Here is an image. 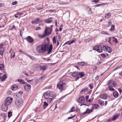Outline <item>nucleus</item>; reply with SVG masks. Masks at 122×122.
<instances>
[{"label":"nucleus","mask_w":122,"mask_h":122,"mask_svg":"<svg viewBox=\"0 0 122 122\" xmlns=\"http://www.w3.org/2000/svg\"><path fill=\"white\" fill-rule=\"evenodd\" d=\"M47 49V47L46 44H42L37 46L36 51L39 53H44L46 51Z\"/></svg>","instance_id":"1"},{"label":"nucleus","mask_w":122,"mask_h":122,"mask_svg":"<svg viewBox=\"0 0 122 122\" xmlns=\"http://www.w3.org/2000/svg\"><path fill=\"white\" fill-rule=\"evenodd\" d=\"M57 86L58 88L61 91H63L65 90L66 87V84L65 83L60 81L58 83Z\"/></svg>","instance_id":"2"},{"label":"nucleus","mask_w":122,"mask_h":122,"mask_svg":"<svg viewBox=\"0 0 122 122\" xmlns=\"http://www.w3.org/2000/svg\"><path fill=\"white\" fill-rule=\"evenodd\" d=\"M108 85L109 89L110 91H114L115 90L113 88L115 86V83L114 81L111 80L109 81L108 82Z\"/></svg>","instance_id":"3"},{"label":"nucleus","mask_w":122,"mask_h":122,"mask_svg":"<svg viewBox=\"0 0 122 122\" xmlns=\"http://www.w3.org/2000/svg\"><path fill=\"white\" fill-rule=\"evenodd\" d=\"M51 30V29L50 28H48L46 29L42 35V36L41 37L43 38L46 36L49 35L50 34Z\"/></svg>","instance_id":"4"},{"label":"nucleus","mask_w":122,"mask_h":122,"mask_svg":"<svg viewBox=\"0 0 122 122\" xmlns=\"http://www.w3.org/2000/svg\"><path fill=\"white\" fill-rule=\"evenodd\" d=\"M93 50H96L99 52H102V47L100 46H94L93 49Z\"/></svg>","instance_id":"5"},{"label":"nucleus","mask_w":122,"mask_h":122,"mask_svg":"<svg viewBox=\"0 0 122 122\" xmlns=\"http://www.w3.org/2000/svg\"><path fill=\"white\" fill-rule=\"evenodd\" d=\"M12 100L13 99L12 98L8 97L5 99L4 103L9 105L11 103Z\"/></svg>","instance_id":"6"},{"label":"nucleus","mask_w":122,"mask_h":122,"mask_svg":"<svg viewBox=\"0 0 122 122\" xmlns=\"http://www.w3.org/2000/svg\"><path fill=\"white\" fill-rule=\"evenodd\" d=\"M19 99L17 100L16 98V100L15 101V103L16 105L18 107H19L21 106L22 105V102L21 101V99L20 97H19Z\"/></svg>","instance_id":"7"},{"label":"nucleus","mask_w":122,"mask_h":122,"mask_svg":"<svg viewBox=\"0 0 122 122\" xmlns=\"http://www.w3.org/2000/svg\"><path fill=\"white\" fill-rule=\"evenodd\" d=\"M71 75L74 77H76L75 78V80L77 81L79 78L80 77L78 75V73L76 72H75L73 73H71Z\"/></svg>","instance_id":"8"},{"label":"nucleus","mask_w":122,"mask_h":122,"mask_svg":"<svg viewBox=\"0 0 122 122\" xmlns=\"http://www.w3.org/2000/svg\"><path fill=\"white\" fill-rule=\"evenodd\" d=\"M42 22V21L40 18H37L32 21V23L33 24H37Z\"/></svg>","instance_id":"9"},{"label":"nucleus","mask_w":122,"mask_h":122,"mask_svg":"<svg viewBox=\"0 0 122 122\" xmlns=\"http://www.w3.org/2000/svg\"><path fill=\"white\" fill-rule=\"evenodd\" d=\"M8 106L4 103L2 105L1 108L3 111H6L8 109Z\"/></svg>","instance_id":"10"},{"label":"nucleus","mask_w":122,"mask_h":122,"mask_svg":"<svg viewBox=\"0 0 122 122\" xmlns=\"http://www.w3.org/2000/svg\"><path fill=\"white\" fill-rule=\"evenodd\" d=\"M24 88L25 90L28 91H29L30 89L31 86L26 83L24 86Z\"/></svg>","instance_id":"11"},{"label":"nucleus","mask_w":122,"mask_h":122,"mask_svg":"<svg viewBox=\"0 0 122 122\" xmlns=\"http://www.w3.org/2000/svg\"><path fill=\"white\" fill-rule=\"evenodd\" d=\"M18 86L17 85L14 84L11 87V89L13 91H15L18 89Z\"/></svg>","instance_id":"12"},{"label":"nucleus","mask_w":122,"mask_h":122,"mask_svg":"<svg viewBox=\"0 0 122 122\" xmlns=\"http://www.w3.org/2000/svg\"><path fill=\"white\" fill-rule=\"evenodd\" d=\"M93 111V110L92 108H91L90 109H89L87 108L86 109V111L85 112H84L83 114H84L86 113L90 114Z\"/></svg>","instance_id":"13"},{"label":"nucleus","mask_w":122,"mask_h":122,"mask_svg":"<svg viewBox=\"0 0 122 122\" xmlns=\"http://www.w3.org/2000/svg\"><path fill=\"white\" fill-rule=\"evenodd\" d=\"M100 98L102 99L106 100L107 98V95L106 94H103L100 95Z\"/></svg>","instance_id":"14"},{"label":"nucleus","mask_w":122,"mask_h":122,"mask_svg":"<svg viewBox=\"0 0 122 122\" xmlns=\"http://www.w3.org/2000/svg\"><path fill=\"white\" fill-rule=\"evenodd\" d=\"M85 101L84 97L82 96L79 98L78 101L80 103H83Z\"/></svg>","instance_id":"15"},{"label":"nucleus","mask_w":122,"mask_h":122,"mask_svg":"<svg viewBox=\"0 0 122 122\" xmlns=\"http://www.w3.org/2000/svg\"><path fill=\"white\" fill-rule=\"evenodd\" d=\"M92 108L97 109L100 107L99 105L97 104H92Z\"/></svg>","instance_id":"16"},{"label":"nucleus","mask_w":122,"mask_h":122,"mask_svg":"<svg viewBox=\"0 0 122 122\" xmlns=\"http://www.w3.org/2000/svg\"><path fill=\"white\" fill-rule=\"evenodd\" d=\"M27 41L31 43L33 41V39L30 36H28L27 38Z\"/></svg>","instance_id":"17"},{"label":"nucleus","mask_w":122,"mask_h":122,"mask_svg":"<svg viewBox=\"0 0 122 122\" xmlns=\"http://www.w3.org/2000/svg\"><path fill=\"white\" fill-rule=\"evenodd\" d=\"M49 97H51L53 99H54L56 97V95L55 94H53L52 92H49Z\"/></svg>","instance_id":"18"},{"label":"nucleus","mask_w":122,"mask_h":122,"mask_svg":"<svg viewBox=\"0 0 122 122\" xmlns=\"http://www.w3.org/2000/svg\"><path fill=\"white\" fill-rule=\"evenodd\" d=\"M7 78L6 75V74H4L3 75L0 77V80L1 81H4Z\"/></svg>","instance_id":"19"},{"label":"nucleus","mask_w":122,"mask_h":122,"mask_svg":"<svg viewBox=\"0 0 122 122\" xmlns=\"http://www.w3.org/2000/svg\"><path fill=\"white\" fill-rule=\"evenodd\" d=\"M52 44L49 47L48 49V52L47 54L50 53L52 51Z\"/></svg>","instance_id":"20"},{"label":"nucleus","mask_w":122,"mask_h":122,"mask_svg":"<svg viewBox=\"0 0 122 122\" xmlns=\"http://www.w3.org/2000/svg\"><path fill=\"white\" fill-rule=\"evenodd\" d=\"M48 95L49 93L48 92H46L43 93V96L45 99H46L48 98L49 97Z\"/></svg>","instance_id":"21"},{"label":"nucleus","mask_w":122,"mask_h":122,"mask_svg":"<svg viewBox=\"0 0 122 122\" xmlns=\"http://www.w3.org/2000/svg\"><path fill=\"white\" fill-rule=\"evenodd\" d=\"M47 67V66L45 65H44L43 66H40L41 70H42L43 71H44L46 69Z\"/></svg>","instance_id":"22"},{"label":"nucleus","mask_w":122,"mask_h":122,"mask_svg":"<svg viewBox=\"0 0 122 122\" xmlns=\"http://www.w3.org/2000/svg\"><path fill=\"white\" fill-rule=\"evenodd\" d=\"M119 116V114H117L116 115L112 117V121H114Z\"/></svg>","instance_id":"23"},{"label":"nucleus","mask_w":122,"mask_h":122,"mask_svg":"<svg viewBox=\"0 0 122 122\" xmlns=\"http://www.w3.org/2000/svg\"><path fill=\"white\" fill-rule=\"evenodd\" d=\"M113 95L115 97H117L118 96V94L117 92H114L113 93Z\"/></svg>","instance_id":"24"},{"label":"nucleus","mask_w":122,"mask_h":122,"mask_svg":"<svg viewBox=\"0 0 122 122\" xmlns=\"http://www.w3.org/2000/svg\"><path fill=\"white\" fill-rule=\"evenodd\" d=\"M78 74L81 78L83 77L85 75L84 73L83 72H80L78 73Z\"/></svg>","instance_id":"25"},{"label":"nucleus","mask_w":122,"mask_h":122,"mask_svg":"<svg viewBox=\"0 0 122 122\" xmlns=\"http://www.w3.org/2000/svg\"><path fill=\"white\" fill-rule=\"evenodd\" d=\"M48 104L46 102H44V104L43 105V109H45L48 106Z\"/></svg>","instance_id":"26"},{"label":"nucleus","mask_w":122,"mask_h":122,"mask_svg":"<svg viewBox=\"0 0 122 122\" xmlns=\"http://www.w3.org/2000/svg\"><path fill=\"white\" fill-rule=\"evenodd\" d=\"M5 49H2L0 50V54L2 56H3V55L4 54L5 52Z\"/></svg>","instance_id":"27"},{"label":"nucleus","mask_w":122,"mask_h":122,"mask_svg":"<svg viewBox=\"0 0 122 122\" xmlns=\"http://www.w3.org/2000/svg\"><path fill=\"white\" fill-rule=\"evenodd\" d=\"M110 13H108L105 15V17L106 18H108L111 16Z\"/></svg>","instance_id":"28"},{"label":"nucleus","mask_w":122,"mask_h":122,"mask_svg":"<svg viewBox=\"0 0 122 122\" xmlns=\"http://www.w3.org/2000/svg\"><path fill=\"white\" fill-rule=\"evenodd\" d=\"M52 18L51 17L49 19L46 20H45V22L47 23H51L52 21V20H50V19Z\"/></svg>","instance_id":"29"},{"label":"nucleus","mask_w":122,"mask_h":122,"mask_svg":"<svg viewBox=\"0 0 122 122\" xmlns=\"http://www.w3.org/2000/svg\"><path fill=\"white\" fill-rule=\"evenodd\" d=\"M86 10L89 14H91L92 13L91 9L90 8H87L86 9Z\"/></svg>","instance_id":"30"},{"label":"nucleus","mask_w":122,"mask_h":122,"mask_svg":"<svg viewBox=\"0 0 122 122\" xmlns=\"http://www.w3.org/2000/svg\"><path fill=\"white\" fill-rule=\"evenodd\" d=\"M46 77V75H45L43 76L40 77L39 79V80H42L45 79Z\"/></svg>","instance_id":"31"},{"label":"nucleus","mask_w":122,"mask_h":122,"mask_svg":"<svg viewBox=\"0 0 122 122\" xmlns=\"http://www.w3.org/2000/svg\"><path fill=\"white\" fill-rule=\"evenodd\" d=\"M104 102L102 101H100L99 102V104H100L102 106L104 105Z\"/></svg>","instance_id":"32"},{"label":"nucleus","mask_w":122,"mask_h":122,"mask_svg":"<svg viewBox=\"0 0 122 122\" xmlns=\"http://www.w3.org/2000/svg\"><path fill=\"white\" fill-rule=\"evenodd\" d=\"M23 94V92L22 91H20L17 94L16 96L17 97H19L21 96Z\"/></svg>","instance_id":"33"},{"label":"nucleus","mask_w":122,"mask_h":122,"mask_svg":"<svg viewBox=\"0 0 122 122\" xmlns=\"http://www.w3.org/2000/svg\"><path fill=\"white\" fill-rule=\"evenodd\" d=\"M15 55V53L14 51H12L11 53V58H14Z\"/></svg>","instance_id":"34"},{"label":"nucleus","mask_w":122,"mask_h":122,"mask_svg":"<svg viewBox=\"0 0 122 122\" xmlns=\"http://www.w3.org/2000/svg\"><path fill=\"white\" fill-rule=\"evenodd\" d=\"M107 48L106 51H107L109 53L111 51V48L108 46H107Z\"/></svg>","instance_id":"35"},{"label":"nucleus","mask_w":122,"mask_h":122,"mask_svg":"<svg viewBox=\"0 0 122 122\" xmlns=\"http://www.w3.org/2000/svg\"><path fill=\"white\" fill-rule=\"evenodd\" d=\"M75 108L74 107H72L71 109L69 111V112H70L75 111Z\"/></svg>","instance_id":"36"},{"label":"nucleus","mask_w":122,"mask_h":122,"mask_svg":"<svg viewBox=\"0 0 122 122\" xmlns=\"http://www.w3.org/2000/svg\"><path fill=\"white\" fill-rule=\"evenodd\" d=\"M4 66L2 64H0V70H2L4 68Z\"/></svg>","instance_id":"37"},{"label":"nucleus","mask_w":122,"mask_h":122,"mask_svg":"<svg viewBox=\"0 0 122 122\" xmlns=\"http://www.w3.org/2000/svg\"><path fill=\"white\" fill-rule=\"evenodd\" d=\"M3 43H2L1 44H0V50L2 49H5V47H3Z\"/></svg>","instance_id":"38"},{"label":"nucleus","mask_w":122,"mask_h":122,"mask_svg":"<svg viewBox=\"0 0 122 122\" xmlns=\"http://www.w3.org/2000/svg\"><path fill=\"white\" fill-rule=\"evenodd\" d=\"M101 33L102 34H106V35H110V34H109V33H108V32H106V31H101Z\"/></svg>","instance_id":"39"},{"label":"nucleus","mask_w":122,"mask_h":122,"mask_svg":"<svg viewBox=\"0 0 122 122\" xmlns=\"http://www.w3.org/2000/svg\"><path fill=\"white\" fill-rule=\"evenodd\" d=\"M76 41V39H74V40H72L70 42L69 44V45H70L71 44H72V43H74L75 42V41Z\"/></svg>","instance_id":"40"},{"label":"nucleus","mask_w":122,"mask_h":122,"mask_svg":"<svg viewBox=\"0 0 122 122\" xmlns=\"http://www.w3.org/2000/svg\"><path fill=\"white\" fill-rule=\"evenodd\" d=\"M87 90V88H86L84 89H83L81 90V93H84L86 92Z\"/></svg>","instance_id":"41"},{"label":"nucleus","mask_w":122,"mask_h":122,"mask_svg":"<svg viewBox=\"0 0 122 122\" xmlns=\"http://www.w3.org/2000/svg\"><path fill=\"white\" fill-rule=\"evenodd\" d=\"M47 100L48 102H51V101L53 99V98H47Z\"/></svg>","instance_id":"42"},{"label":"nucleus","mask_w":122,"mask_h":122,"mask_svg":"<svg viewBox=\"0 0 122 122\" xmlns=\"http://www.w3.org/2000/svg\"><path fill=\"white\" fill-rule=\"evenodd\" d=\"M12 115V113L11 112H10L8 113V116L9 118Z\"/></svg>","instance_id":"43"},{"label":"nucleus","mask_w":122,"mask_h":122,"mask_svg":"<svg viewBox=\"0 0 122 122\" xmlns=\"http://www.w3.org/2000/svg\"><path fill=\"white\" fill-rule=\"evenodd\" d=\"M114 26L113 25H112L111 27V28L110 29V30L111 31H112L114 30Z\"/></svg>","instance_id":"44"},{"label":"nucleus","mask_w":122,"mask_h":122,"mask_svg":"<svg viewBox=\"0 0 122 122\" xmlns=\"http://www.w3.org/2000/svg\"><path fill=\"white\" fill-rule=\"evenodd\" d=\"M108 46H104L103 47V50L104 51H106L107 49V47Z\"/></svg>","instance_id":"45"},{"label":"nucleus","mask_w":122,"mask_h":122,"mask_svg":"<svg viewBox=\"0 0 122 122\" xmlns=\"http://www.w3.org/2000/svg\"><path fill=\"white\" fill-rule=\"evenodd\" d=\"M53 43H55L56 42V39L55 36H54L53 39Z\"/></svg>","instance_id":"46"},{"label":"nucleus","mask_w":122,"mask_h":122,"mask_svg":"<svg viewBox=\"0 0 122 122\" xmlns=\"http://www.w3.org/2000/svg\"><path fill=\"white\" fill-rule=\"evenodd\" d=\"M105 5V4L103 3V4H97V5H95V7H98L99 6H102L103 5Z\"/></svg>","instance_id":"47"},{"label":"nucleus","mask_w":122,"mask_h":122,"mask_svg":"<svg viewBox=\"0 0 122 122\" xmlns=\"http://www.w3.org/2000/svg\"><path fill=\"white\" fill-rule=\"evenodd\" d=\"M14 29H15V26L14 25H13L12 26L10 29V30H13Z\"/></svg>","instance_id":"48"},{"label":"nucleus","mask_w":122,"mask_h":122,"mask_svg":"<svg viewBox=\"0 0 122 122\" xmlns=\"http://www.w3.org/2000/svg\"><path fill=\"white\" fill-rule=\"evenodd\" d=\"M48 11L50 13H51L53 12H56V10H49Z\"/></svg>","instance_id":"49"},{"label":"nucleus","mask_w":122,"mask_h":122,"mask_svg":"<svg viewBox=\"0 0 122 122\" xmlns=\"http://www.w3.org/2000/svg\"><path fill=\"white\" fill-rule=\"evenodd\" d=\"M25 79L28 82H31L33 80V79H31L30 80H29L27 78H26Z\"/></svg>","instance_id":"50"},{"label":"nucleus","mask_w":122,"mask_h":122,"mask_svg":"<svg viewBox=\"0 0 122 122\" xmlns=\"http://www.w3.org/2000/svg\"><path fill=\"white\" fill-rule=\"evenodd\" d=\"M112 38L114 39V41H115V43H116L117 42V40L116 38H115L114 37H113Z\"/></svg>","instance_id":"51"},{"label":"nucleus","mask_w":122,"mask_h":122,"mask_svg":"<svg viewBox=\"0 0 122 122\" xmlns=\"http://www.w3.org/2000/svg\"><path fill=\"white\" fill-rule=\"evenodd\" d=\"M92 2H95L97 3L99 1V0H92Z\"/></svg>","instance_id":"52"},{"label":"nucleus","mask_w":122,"mask_h":122,"mask_svg":"<svg viewBox=\"0 0 122 122\" xmlns=\"http://www.w3.org/2000/svg\"><path fill=\"white\" fill-rule=\"evenodd\" d=\"M17 3V1H15L14 2H12V4L13 5H16Z\"/></svg>","instance_id":"53"},{"label":"nucleus","mask_w":122,"mask_h":122,"mask_svg":"<svg viewBox=\"0 0 122 122\" xmlns=\"http://www.w3.org/2000/svg\"><path fill=\"white\" fill-rule=\"evenodd\" d=\"M89 86L91 89H92L93 88V86L92 84H89Z\"/></svg>","instance_id":"54"},{"label":"nucleus","mask_w":122,"mask_h":122,"mask_svg":"<svg viewBox=\"0 0 122 122\" xmlns=\"http://www.w3.org/2000/svg\"><path fill=\"white\" fill-rule=\"evenodd\" d=\"M28 56H29L31 59H32V60L33 59V56H30V55H28Z\"/></svg>","instance_id":"55"},{"label":"nucleus","mask_w":122,"mask_h":122,"mask_svg":"<svg viewBox=\"0 0 122 122\" xmlns=\"http://www.w3.org/2000/svg\"><path fill=\"white\" fill-rule=\"evenodd\" d=\"M102 57H106V55L104 54H102L101 55Z\"/></svg>","instance_id":"56"},{"label":"nucleus","mask_w":122,"mask_h":122,"mask_svg":"<svg viewBox=\"0 0 122 122\" xmlns=\"http://www.w3.org/2000/svg\"><path fill=\"white\" fill-rule=\"evenodd\" d=\"M89 96L88 95H87L86 96L85 98L86 99V100H87L88 98H89Z\"/></svg>","instance_id":"57"},{"label":"nucleus","mask_w":122,"mask_h":122,"mask_svg":"<svg viewBox=\"0 0 122 122\" xmlns=\"http://www.w3.org/2000/svg\"><path fill=\"white\" fill-rule=\"evenodd\" d=\"M41 29V28L40 27H38L36 29V30H40Z\"/></svg>","instance_id":"58"},{"label":"nucleus","mask_w":122,"mask_h":122,"mask_svg":"<svg viewBox=\"0 0 122 122\" xmlns=\"http://www.w3.org/2000/svg\"><path fill=\"white\" fill-rule=\"evenodd\" d=\"M23 34V32L22 31L20 30V35L21 36H22V34Z\"/></svg>","instance_id":"59"},{"label":"nucleus","mask_w":122,"mask_h":122,"mask_svg":"<svg viewBox=\"0 0 122 122\" xmlns=\"http://www.w3.org/2000/svg\"><path fill=\"white\" fill-rule=\"evenodd\" d=\"M23 73L26 76H28V74L26 72V71L24 72H23Z\"/></svg>","instance_id":"60"},{"label":"nucleus","mask_w":122,"mask_h":122,"mask_svg":"<svg viewBox=\"0 0 122 122\" xmlns=\"http://www.w3.org/2000/svg\"><path fill=\"white\" fill-rule=\"evenodd\" d=\"M99 78V76H97L95 78V79L96 80H98Z\"/></svg>","instance_id":"61"},{"label":"nucleus","mask_w":122,"mask_h":122,"mask_svg":"<svg viewBox=\"0 0 122 122\" xmlns=\"http://www.w3.org/2000/svg\"><path fill=\"white\" fill-rule=\"evenodd\" d=\"M75 116H74L73 117H70L68 118V120H69V119H71L72 118H73V117H74Z\"/></svg>","instance_id":"62"},{"label":"nucleus","mask_w":122,"mask_h":122,"mask_svg":"<svg viewBox=\"0 0 122 122\" xmlns=\"http://www.w3.org/2000/svg\"><path fill=\"white\" fill-rule=\"evenodd\" d=\"M108 25H109L108 26H109L111 24V22L109 21L108 22Z\"/></svg>","instance_id":"63"},{"label":"nucleus","mask_w":122,"mask_h":122,"mask_svg":"<svg viewBox=\"0 0 122 122\" xmlns=\"http://www.w3.org/2000/svg\"><path fill=\"white\" fill-rule=\"evenodd\" d=\"M18 82L20 83H21L22 80L18 79Z\"/></svg>","instance_id":"64"}]
</instances>
